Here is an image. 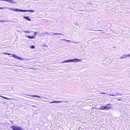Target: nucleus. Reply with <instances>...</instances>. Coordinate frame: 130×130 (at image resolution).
Masks as SVG:
<instances>
[{"label":"nucleus","mask_w":130,"mask_h":130,"mask_svg":"<svg viewBox=\"0 0 130 130\" xmlns=\"http://www.w3.org/2000/svg\"><path fill=\"white\" fill-rule=\"evenodd\" d=\"M10 10H12L14 11L17 12H26L28 11H30L32 12H35V11L33 10H23L22 9H15L13 10L12 9H10Z\"/></svg>","instance_id":"obj_1"},{"label":"nucleus","mask_w":130,"mask_h":130,"mask_svg":"<svg viewBox=\"0 0 130 130\" xmlns=\"http://www.w3.org/2000/svg\"><path fill=\"white\" fill-rule=\"evenodd\" d=\"M111 104H107L106 105L107 106H104L101 107L100 108H99V109L101 110H104V109H109L111 108V107L110 106H109V105H110Z\"/></svg>","instance_id":"obj_2"},{"label":"nucleus","mask_w":130,"mask_h":130,"mask_svg":"<svg viewBox=\"0 0 130 130\" xmlns=\"http://www.w3.org/2000/svg\"><path fill=\"white\" fill-rule=\"evenodd\" d=\"M10 127L13 130H23L21 127H17L14 125H12Z\"/></svg>","instance_id":"obj_3"},{"label":"nucleus","mask_w":130,"mask_h":130,"mask_svg":"<svg viewBox=\"0 0 130 130\" xmlns=\"http://www.w3.org/2000/svg\"><path fill=\"white\" fill-rule=\"evenodd\" d=\"M71 62H79L80 61V60L77 58H75L71 59Z\"/></svg>","instance_id":"obj_4"},{"label":"nucleus","mask_w":130,"mask_h":130,"mask_svg":"<svg viewBox=\"0 0 130 130\" xmlns=\"http://www.w3.org/2000/svg\"><path fill=\"white\" fill-rule=\"evenodd\" d=\"M12 56L13 57L15 58L18 59L20 60H23V59L22 58L20 57H19L18 56L16 55L15 54H12Z\"/></svg>","instance_id":"obj_5"},{"label":"nucleus","mask_w":130,"mask_h":130,"mask_svg":"<svg viewBox=\"0 0 130 130\" xmlns=\"http://www.w3.org/2000/svg\"><path fill=\"white\" fill-rule=\"evenodd\" d=\"M0 97H1L2 98L4 99L8 100H12V99H11V98H7V97H4L3 96H1V95H0Z\"/></svg>","instance_id":"obj_6"},{"label":"nucleus","mask_w":130,"mask_h":130,"mask_svg":"<svg viewBox=\"0 0 130 130\" xmlns=\"http://www.w3.org/2000/svg\"><path fill=\"white\" fill-rule=\"evenodd\" d=\"M27 95L29 96H31L33 97H37L39 98H41V97L37 95H31L29 94Z\"/></svg>","instance_id":"obj_7"},{"label":"nucleus","mask_w":130,"mask_h":130,"mask_svg":"<svg viewBox=\"0 0 130 130\" xmlns=\"http://www.w3.org/2000/svg\"><path fill=\"white\" fill-rule=\"evenodd\" d=\"M127 54H124L120 58H124L127 57Z\"/></svg>","instance_id":"obj_8"},{"label":"nucleus","mask_w":130,"mask_h":130,"mask_svg":"<svg viewBox=\"0 0 130 130\" xmlns=\"http://www.w3.org/2000/svg\"><path fill=\"white\" fill-rule=\"evenodd\" d=\"M24 17L25 19H26L27 20L29 21H31V20L29 18V17L28 16H27V17L24 16Z\"/></svg>","instance_id":"obj_9"},{"label":"nucleus","mask_w":130,"mask_h":130,"mask_svg":"<svg viewBox=\"0 0 130 130\" xmlns=\"http://www.w3.org/2000/svg\"><path fill=\"white\" fill-rule=\"evenodd\" d=\"M26 37H28L29 39H33L35 38V37L34 36H27Z\"/></svg>","instance_id":"obj_10"},{"label":"nucleus","mask_w":130,"mask_h":130,"mask_svg":"<svg viewBox=\"0 0 130 130\" xmlns=\"http://www.w3.org/2000/svg\"><path fill=\"white\" fill-rule=\"evenodd\" d=\"M61 101H53L51 102V103H61Z\"/></svg>","instance_id":"obj_11"},{"label":"nucleus","mask_w":130,"mask_h":130,"mask_svg":"<svg viewBox=\"0 0 130 130\" xmlns=\"http://www.w3.org/2000/svg\"><path fill=\"white\" fill-rule=\"evenodd\" d=\"M71 62V60H66L65 61L63 62Z\"/></svg>","instance_id":"obj_12"},{"label":"nucleus","mask_w":130,"mask_h":130,"mask_svg":"<svg viewBox=\"0 0 130 130\" xmlns=\"http://www.w3.org/2000/svg\"><path fill=\"white\" fill-rule=\"evenodd\" d=\"M4 1L10 3H11L12 2L11 0H4Z\"/></svg>","instance_id":"obj_13"},{"label":"nucleus","mask_w":130,"mask_h":130,"mask_svg":"<svg viewBox=\"0 0 130 130\" xmlns=\"http://www.w3.org/2000/svg\"><path fill=\"white\" fill-rule=\"evenodd\" d=\"M109 95L110 96H115L116 95L114 94H109ZM116 95H119V94H116Z\"/></svg>","instance_id":"obj_14"},{"label":"nucleus","mask_w":130,"mask_h":130,"mask_svg":"<svg viewBox=\"0 0 130 130\" xmlns=\"http://www.w3.org/2000/svg\"><path fill=\"white\" fill-rule=\"evenodd\" d=\"M24 32L25 33H28L30 32V31H29L28 30H26L24 31Z\"/></svg>","instance_id":"obj_15"},{"label":"nucleus","mask_w":130,"mask_h":130,"mask_svg":"<svg viewBox=\"0 0 130 130\" xmlns=\"http://www.w3.org/2000/svg\"><path fill=\"white\" fill-rule=\"evenodd\" d=\"M4 54L6 55H10L11 54L8 53H4Z\"/></svg>","instance_id":"obj_16"},{"label":"nucleus","mask_w":130,"mask_h":130,"mask_svg":"<svg viewBox=\"0 0 130 130\" xmlns=\"http://www.w3.org/2000/svg\"><path fill=\"white\" fill-rule=\"evenodd\" d=\"M30 47L31 48H35V46L33 45L30 46Z\"/></svg>","instance_id":"obj_17"},{"label":"nucleus","mask_w":130,"mask_h":130,"mask_svg":"<svg viewBox=\"0 0 130 130\" xmlns=\"http://www.w3.org/2000/svg\"><path fill=\"white\" fill-rule=\"evenodd\" d=\"M5 22V21H4V20H0V22Z\"/></svg>","instance_id":"obj_18"},{"label":"nucleus","mask_w":130,"mask_h":130,"mask_svg":"<svg viewBox=\"0 0 130 130\" xmlns=\"http://www.w3.org/2000/svg\"><path fill=\"white\" fill-rule=\"evenodd\" d=\"M60 34L59 33H55L54 34V35H58V34Z\"/></svg>","instance_id":"obj_19"},{"label":"nucleus","mask_w":130,"mask_h":130,"mask_svg":"<svg viewBox=\"0 0 130 130\" xmlns=\"http://www.w3.org/2000/svg\"><path fill=\"white\" fill-rule=\"evenodd\" d=\"M37 32H34V35H36V34H37Z\"/></svg>","instance_id":"obj_20"},{"label":"nucleus","mask_w":130,"mask_h":130,"mask_svg":"<svg viewBox=\"0 0 130 130\" xmlns=\"http://www.w3.org/2000/svg\"><path fill=\"white\" fill-rule=\"evenodd\" d=\"M100 94H105V93L104 92H101L100 93Z\"/></svg>","instance_id":"obj_21"},{"label":"nucleus","mask_w":130,"mask_h":130,"mask_svg":"<svg viewBox=\"0 0 130 130\" xmlns=\"http://www.w3.org/2000/svg\"><path fill=\"white\" fill-rule=\"evenodd\" d=\"M102 30H95L96 31H102Z\"/></svg>","instance_id":"obj_22"},{"label":"nucleus","mask_w":130,"mask_h":130,"mask_svg":"<svg viewBox=\"0 0 130 130\" xmlns=\"http://www.w3.org/2000/svg\"><path fill=\"white\" fill-rule=\"evenodd\" d=\"M127 57H130V54L127 55Z\"/></svg>","instance_id":"obj_23"},{"label":"nucleus","mask_w":130,"mask_h":130,"mask_svg":"<svg viewBox=\"0 0 130 130\" xmlns=\"http://www.w3.org/2000/svg\"><path fill=\"white\" fill-rule=\"evenodd\" d=\"M0 9H3L4 8L3 7H0Z\"/></svg>","instance_id":"obj_24"},{"label":"nucleus","mask_w":130,"mask_h":130,"mask_svg":"<svg viewBox=\"0 0 130 130\" xmlns=\"http://www.w3.org/2000/svg\"><path fill=\"white\" fill-rule=\"evenodd\" d=\"M118 100H121V99H119Z\"/></svg>","instance_id":"obj_25"}]
</instances>
